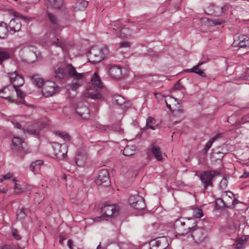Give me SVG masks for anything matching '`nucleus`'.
I'll use <instances>...</instances> for the list:
<instances>
[{
	"label": "nucleus",
	"instance_id": "f257e3e1",
	"mask_svg": "<svg viewBox=\"0 0 249 249\" xmlns=\"http://www.w3.org/2000/svg\"><path fill=\"white\" fill-rule=\"evenodd\" d=\"M67 73L73 79L71 90L74 92L75 93L73 94V95H75L76 90L84 82L85 74L77 72L74 67L71 64H68L65 66L64 68L60 67L55 70L54 76L55 77L61 79L64 78Z\"/></svg>",
	"mask_w": 249,
	"mask_h": 249
},
{
	"label": "nucleus",
	"instance_id": "f03ea898",
	"mask_svg": "<svg viewBox=\"0 0 249 249\" xmlns=\"http://www.w3.org/2000/svg\"><path fill=\"white\" fill-rule=\"evenodd\" d=\"M91 84L94 86V88L89 87L84 92V95L85 97L90 98L94 100H102L103 99V96L98 92L95 88L101 89L103 87V83L101 82L100 77L95 72L94 75L91 79Z\"/></svg>",
	"mask_w": 249,
	"mask_h": 249
},
{
	"label": "nucleus",
	"instance_id": "7ed1b4c3",
	"mask_svg": "<svg viewBox=\"0 0 249 249\" xmlns=\"http://www.w3.org/2000/svg\"><path fill=\"white\" fill-rule=\"evenodd\" d=\"M108 53V49L106 47L101 48L98 46H94L88 53V59L93 63L99 62L106 57Z\"/></svg>",
	"mask_w": 249,
	"mask_h": 249
},
{
	"label": "nucleus",
	"instance_id": "20e7f679",
	"mask_svg": "<svg viewBox=\"0 0 249 249\" xmlns=\"http://www.w3.org/2000/svg\"><path fill=\"white\" fill-rule=\"evenodd\" d=\"M190 232L195 242L196 243H200L203 242L207 235V231L205 229L196 226L188 227L187 229H184L182 234Z\"/></svg>",
	"mask_w": 249,
	"mask_h": 249
},
{
	"label": "nucleus",
	"instance_id": "39448f33",
	"mask_svg": "<svg viewBox=\"0 0 249 249\" xmlns=\"http://www.w3.org/2000/svg\"><path fill=\"white\" fill-rule=\"evenodd\" d=\"M10 13L14 17L13 19H12L9 23V32H13L15 33L20 30L21 27V23L20 20H27L30 19L28 17H24L18 12L12 10L10 11Z\"/></svg>",
	"mask_w": 249,
	"mask_h": 249
},
{
	"label": "nucleus",
	"instance_id": "423d86ee",
	"mask_svg": "<svg viewBox=\"0 0 249 249\" xmlns=\"http://www.w3.org/2000/svg\"><path fill=\"white\" fill-rule=\"evenodd\" d=\"M118 210V207L115 205L105 204L101 208L102 215L100 216L95 218L94 219V221H100L102 220H107V218L111 217L115 213H117Z\"/></svg>",
	"mask_w": 249,
	"mask_h": 249
},
{
	"label": "nucleus",
	"instance_id": "0eeeda50",
	"mask_svg": "<svg viewBox=\"0 0 249 249\" xmlns=\"http://www.w3.org/2000/svg\"><path fill=\"white\" fill-rule=\"evenodd\" d=\"M111 26L112 27V29L109 28L110 32H107V33L114 34L117 31H119V34L117 35V36L121 38H126L130 36L133 33V32L128 28L121 26L118 21L115 22L113 25H111Z\"/></svg>",
	"mask_w": 249,
	"mask_h": 249
},
{
	"label": "nucleus",
	"instance_id": "6e6552de",
	"mask_svg": "<svg viewBox=\"0 0 249 249\" xmlns=\"http://www.w3.org/2000/svg\"><path fill=\"white\" fill-rule=\"evenodd\" d=\"M53 154L58 160L64 159L67 157L68 147L65 144H60L58 142H54L52 145Z\"/></svg>",
	"mask_w": 249,
	"mask_h": 249
},
{
	"label": "nucleus",
	"instance_id": "1a4fd4ad",
	"mask_svg": "<svg viewBox=\"0 0 249 249\" xmlns=\"http://www.w3.org/2000/svg\"><path fill=\"white\" fill-rule=\"evenodd\" d=\"M58 91L59 88L54 82L49 81L44 83L42 92L44 96H51Z\"/></svg>",
	"mask_w": 249,
	"mask_h": 249
},
{
	"label": "nucleus",
	"instance_id": "9d476101",
	"mask_svg": "<svg viewBox=\"0 0 249 249\" xmlns=\"http://www.w3.org/2000/svg\"><path fill=\"white\" fill-rule=\"evenodd\" d=\"M219 173L217 171H208L204 172L200 176V178L203 183L205 188L209 186L212 185V180L216 176L218 175Z\"/></svg>",
	"mask_w": 249,
	"mask_h": 249
},
{
	"label": "nucleus",
	"instance_id": "9b49d317",
	"mask_svg": "<svg viewBox=\"0 0 249 249\" xmlns=\"http://www.w3.org/2000/svg\"><path fill=\"white\" fill-rule=\"evenodd\" d=\"M128 202L130 205L135 209L142 210L145 207L143 198L138 195L131 196Z\"/></svg>",
	"mask_w": 249,
	"mask_h": 249
},
{
	"label": "nucleus",
	"instance_id": "f8f14e48",
	"mask_svg": "<svg viewBox=\"0 0 249 249\" xmlns=\"http://www.w3.org/2000/svg\"><path fill=\"white\" fill-rule=\"evenodd\" d=\"M185 219H178L177 220L174 224V226L175 229H178L179 231H180V233H179V234L183 235L182 232L184 231V229H187L188 227H191L190 226V220H192L193 221V223L195 224L196 222L194 219L192 218H187L185 219L186 221H184Z\"/></svg>",
	"mask_w": 249,
	"mask_h": 249
},
{
	"label": "nucleus",
	"instance_id": "ddd939ff",
	"mask_svg": "<svg viewBox=\"0 0 249 249\" xmlns=\"http://www.w3.org/2000/svg\"><path fill=\"white\" fill-rule=\"evenodd\" d=\"M232 45L234 47L249 48V37L245 35L239 36L235 37Z\"/></svg>",
	"mask_w": 249,
	"mask_h": 249
},
{
	"label": "nucleus",
	"instance_id": "4468645a",
	"mask_svg": "<svg viewBox=\"0 0 249 249\" xmlns=\"http://www.w3.org/2000/svg\"><path fill=\"white\" fill-rule=\"evenodd\" d=\"M87 152L85 149H81L77 151L75 156V163L79 167L84 166L87 160Z\"/></svg>",
	"mask_w": 249,
	"mask_h": 249
},
{
	"label": "nucleus",
	"instance_id": "2eb2a0df",
	"mask_svg": "<svg viewBox=\"0 0 249 249\" xmlns=\"http://www.w3.org/2000/svg\"><path fill=\"white\" fill-rule=\"evenodd\" d=\"M9 78L13 85L14 88L21 87L24 84L23 78L16 71L9 73Z\"/></svg>",
	"mask_w": 249,
	"mask_h": 249
},
{
	"label": "nucleus",
	"instance_id": "dca6fc26",
	"mask_svg": "<svg viewBox=\"0 0 249 249\" xmlns=\"http://www.w3.org/2000/svg\"><path fill=\"white\" fill-rule=\"evenodd\" d=\"M47 15L50 21L52 22L53 26L51 27L52 32L49 35H46L45 38L46 39H50L51 36H53L55 35L56 34L58 25L57 24V19L53 14L48 13Z\"/></svg>",
	"mask_w": 249,
	"mask_h": 249
},
{
	"label": "nucleus",
	"instance_id": "f3484780",
	"mask_svg": "<svg viewBox=\"0 0 249 249\" xmlns=\"http://www.w3.org/2000/svg\"><path fill=\"white\" fill-rule=\"evenodd\" d=\"M96 182L98 184H101L104 183H107V185L109 183L108 173L107 170H101L98 174Z\"/></svg>",
	"mask_w": 249,
	"mask_h": 249
},
{
	"label": "nucleus",
	"instance_id": "a211bd4d",
	"mask_svg": "<svg viewBox=\"0 0 249 249\" xmlns=\"http://www.w3.org/2000/svg\"><path fill=\"white\" fill-rule=\"evenodd\" d=\"M75 112L84 119H88L89 117V111L87 106L80 104L76 107Z\"/></svg>",
	"mask_w": 249,
	"mask_h": 249
},
{
	"label": "nucleus",
	"instance_id": "6ab92c4d",
	"mask_svg": "<svg viewBox=\"0 0 249 249\" xmlns=\"http://www.w3.org/2000/svg\"><path fill=\"white\" fill-rule=\"evenodd\" d=\"M228 193L231 194V196H229V197L231 198V196H233V194H231L230 192H225L224 193L223 195V198H218L216 199L215 207L216 209H219L224 207H228V205L226 204V203L224 201V200L223 199L224 198L226 199V198L225 197L227 196Z\"/></svg>",
	"mask_w": 249,
	"mask_h": 249
},
{
	"label": "nucleus",
	"instance_id": "aec40b11",
	"mask_svg": "<svg viewBox=\"0 0 249 249\" xmlns=\"http://www.w3.org/2000/svg\"><path fill=\"white\" fill-rule=\"evenodd\" d=\"M153 242L156 246L160 247V249H165L169 246L168 240L165 237H159Z\"/></svg>",
	"mask_w": 249,
	"mask_h": 249
},
{
	"label": "nucleus",
	"instance_id": "412c9836",
	"mask_svg": "<svg viewBox=\"0 0 249 249\" xmlns=\"http://www.w3.org/2000/svg\"><path fill=\"white\" fill-rule=\"evenodd\" d=\"M109 74L113 78H118L123 75L121 68L119 66H112L109 70Z\"/></svg>",
	"mask_w": 249,
	"mask_h": 249
},
{
	"label": "nucleus",
	"instance_id": "4be33fe9",
	"mask_svg": "<svg viewBox=\"0 0 249 249\" xmlns=\"http://www.w3.org/2000/svg\"><path fill=\"white\" fill-rule=\"evenodd\" d=\"M247 239L246 236H243L236 239L234 243L233 244V247L236 249H242L246 245Z\"/></svg>",
	"mask_w": 249,
	"mask_h": 249
},
{
	"label": "nucleus",
	"instance_id": "5701e85b",
	"mask_svg": "<svg viewBox=\"0 0 249 249\" xmlns=\"http://www.w3.org/2000/svg\"><path fill=\"white\" fill-rule=\"evenodd\" d=\"M13 149L19 151L23 148L24 142L18 137H14L12 140Z\"/></svg>",
	"mask_w": 249,
	"mask_h": 249
},
{
	"label": "nucleus",
	"instance_id": "b1692460",
	"mask_svg": "<svg viewBox=\"0 0 249 249\" xmlns=\"http://www.w3.org/2000/svg\"><path fill=\"white\" fill-rule=\"evenodd\" d=\"M88 5V2L85 0H78L73 6L75 11L84 10Z\"/></svg>",
	"mask_w": 249,
	"mask_h": 249
},
{
	"label": "nucleus",
	"instance_id": "393cba45",
	"mask_svg": "<svg viewBox=\"0 0 249 249\" xmlns=\"http://www.w3.org/2000/svg\"><path fill=\"white\" fill-rule=\"evenodd\" d=\"M151 151L157 160L161 161L162 160V153L159 146L155 145H152Z\"/></svg>",
	"mask_w": 249,
	"mask_h": 249
},
{
	"label": "nucleus",
	"instance_id": "a878e982",
	"mask_svg": "<svg viewBox=\"0 0 249 249\" xmlns=\"http://www.w3.org/2000/svg\"><path fill=\"white\" fill-rule=\"evenodd\" d=\"M136 147L134 145L126 146L123 151V154L125 156H130L135 154Z\"/></svg>",
	"mask_w": 249,
	"mask_h": 249
},
{
	"label": "nucleus",
	"instance_id": "bb28decb",
	"mask_svg": "<svg viewBox=\"0 0 249 249\" xmlns=\"http://www.w3.org/2000/svg\"><path fill=\"white\" fill-rule=\"evenodd\" d=\"M8 32L9 31L8 30L6 24L1 21L0 22V38H4L6 37Z\"/></svg>",
	"mask_w": 249,
	"mask_h": 249
},
{
	"label": "nucleus",
	"instance_id": "cd10ccee",
	"mask_svg": "<svg viewBox=\"0 0 249 249\" xmlns=\"http://www.w3.org/2000/svg\"><path fill=\"white\" fill-rule=\"evenodd\" d=\"M36 49L35 47L33 46H27L24 48L23 51L24 52H31L32 54L34 55L36 59H37L40 57L39 53H37L36 51Z\"/></svg>",
	"mask_w": 249,
	"mask_h": 249
},
{
	"label": "nucleus",
	"instance_id": "c85d7f7f",
	"mask_svg": "<svg viewBox=\"0 0 249 249\" xmlns=\"http://www.w3.org/2000/svg\"><path fill=\"white\" fill-rule=\"evenodd\" d=\"M32 79L33 83L38 87H40L43 85V80L39 75L35 74L32 76Z\"/></svg>",
	"mask_w": 249,
	"mask_h": 249
},
{
	"label": "nucleus",
	"instance_id": "c756f323",
	"mask_svg": "<svg viewBox=\"0 0 249 249\" xmlns=\"http://www.w3.org/2000/svg\"><path fill=\"white\" fill-rule=\"evenodd\" d=\"M185 71L186 72L196 73L202 77H205L206 76L205 72L202 70L197 68V66H194L191 69L185 70Z\"/></svg>",
	"mask_w": 249,
	"mask_h": 249
},
{
	"label": "nucleus",
	"instance_id": "7c9ffc66",
	"mask_svg": "<svg viewBox=\"0 0 249 249\" xmlns=\"http://www.w3.org/2000/svg\"><path fill=\"white\" fill-rule=\"evenodd\" d=\"M51 6L55 9L60 8L63 4L62 0H48Z\"/></svg>",
	"mask_w": 249,
	"mask_h": 249
},
{
	"label": "nucleus",
	"instance_id": "2f4dec72",
	"mask_svg": "<svg viewBox=\"0 0 249 249\" xmlns=\"http://www.w3.org/2000/svg\"><path fill=\"white\" fill-rule=\"evenodd\" d=\"M155 124V120L151 117H149L146 120V126L151 129L155 130L156 126L154 124Z\"/></svg>",
	"mask_w": 249,
	"mask_h": 249
},
{
	"label": "nucleus",
	"instance_id": "473e14b6",
	"mask_svg": "<svg viewBox=\"0 0 249 249\" xmlns=\"http://www.w3.org/2000/svg\"><path fill=\"white\" fill-rule=\"evenodd\" d=\"M10 56V54L8 52L4 49H0V63L7 59Z\"/></svg>",
	"mask_w": 249,
	"mask_h": 249
},
{
	"label": "nucleus",
	"instance_id": "72a5a7b5",
	"mask_svg": "<svg viewBox=\"0 0 249 249\" xmlns=\"http://www.w3.org/2000/svg\"><path fill=\"white\" fill-rule=\"evenodd\" d=\"M55 134L56 136L62 139L64 141L70 140V136L65 132L56 131Z\"/></svg>",
	"mask_w": 249,
	"mask_h": 249
},
{
	"label": "nucleus",
	"instance_id": "f704fd0d",
	"mask_svg": "<svg viewBox=\"0 0 249 249\" xmlns=\"http://www.w3.org/2000/svg\"><path fill=\"white\" fill-rule=\"evenodd\" d=\"M13 181L15 183V192L17 194H18L22 192L23 191V189L22 188L21 185L19 183H18V181L14 178L13 179Z\"/></svg>",
	"mask_w": 249,
	"mask_h": 249
},
{
	"label": "nucleus",
	"instance_id": "c9c22d12",
	"mask_svg": "<svg viewBox=\"0 0 249 249\" xmlns=\"http://www.w3.org/2000/svg\"><path fill=\"white\" fill-rule=\"evenodd\" d=\"M228 185V178L226 177H224L223 178L222 180L220 181L219 183V187L222 189H225L227 187Z\"/></svg>",
	"mask_w": 249,
	"mask_h": 249
},
{
	"label": "nucleus",
	"instance_id": "e433bc0d",
	"mask_svg": "<svg viewBox=\"0 0 249 249\" xmlns=\"http://www.w3.org/2000/svg\"><path fill=\"white\" fill-rule=\"evenodd\" d=\"M193 215L196 218H201L203 216V211L200 209H195L193 211Z\"/></svg>",
	"mask_w": 249,
	"mask_h": 249
},
{
	"label": "nucleus",
	"instance_id": "4c0bfd02",
	"mask_svg": "<svg viewBox=\"0 0 249 249\" xmlns=\"http://www.w3.org/2000/svg\"><path fill=\"white\" fill-rule=\"evenodd\" d=\"M35 127V126L29 127L26 130L27 132L34 135H38L39 133V129H36Z\"/></svg>",
	"mask_w": 249,
	"mask_h": 249
},
{
	"label": "nucleus",
	"instance_id": "58836bf2",
	"mask_svg": "<svg viewBox=\"0 0 249 249\" xmlns=\"http://www.w3.org/2000/svg\"><path fill=\"white\" fill-rule=\"evenodd\" d=\"M26 216V214L25 212L24 209H19L17 213V217L18 219H24Z\"/></svg>",
	"mask_w": 249,
	"mask_h": 249
},
{
	"label": "nucleus",
	"instance_id": "ea45409f",
	"mask_svg": "<svg viewBox=\"0 0 249 249\" xmlns=\"http://www.w3.org/2000/svg\"><path fill=\"white\" fill-rule=\"evenodd\" d=\"M113 102L117 105H122L125 102V101L122 96L117 95L115 97Z\"/></svg>",
	"mask_w": 249,
	"mask_h": 249
},
{
	"label": "nucleus",
	"instance_id": "a19ab883",
	"mask_svg": "<svg viewBox=\"0 0 249 249\" xmlns=\"http://www.w3.org/2000/svg\"><path fill=\"white\" fill-rule=\"evenodd\" d=\"M51 43L53 45L61 48L62 49H63L64 46V43L59 41L58 38H54L53 40H52L51 41Z\"/></svg>",
	"mask_w": 249,
	"mask_h": 249
},
{
	"label": "nucleus",
	"instance_id": "79ce46f5",
	"mask_svg": "<svg viewBox=\"0 0 249 249\" xmlns=\"http://www.w3.org/2000/svg\"><path fill=\"white\" fill-rule=\"evenodd\" d=\"M13 176V175L12 173H8L4 175L2 178L0 179V182H2L4 180H8L11 178Z\"/></svg>",
	"mask_w": 249,
	"mask_h": 249
},
{
	"label": "nucleus",
	"instance_id": "37998d69",
	"mask_svg": "<svg viewBox=\"0 0 249 249\" xmlns=\"http://www.w3.org/2000/svg\"><path fill=\"white\" fill-rule=\"evenodd\" d=\"M18 87H16V88H14L15 89L17 96L20 99H23L25 96V94L20 89H18Z\"/></svg>",
	"mask_w": 249,
	"mask_h": 249
},
{
	"label": "nucleus",
	"instance_id": "c03bdc74",
	"mask_svg": "<svg viewBox=\"0 0 249 249\" xmlns=\"http://www.w3.org/2000/svg\"><path fill=\"white\" fill-rule=\"evenodd\" d=\"M168 99H166L165 100V102L166 103V107H167V108H168L169 109H171V105L170 104H168V102H167V101L168 100H174L175 102L177 101V99L176 98H174L171 96H169L167 97Z\"/></svg>",
	"mask_w": 249,
	"mask_h": 249
},
{
	"label": "nucleus",
	"instance_id": "a18cd8bd",
	"mask_svg": "<svg viewBox=\"0 0 249 249\" xmlns=\"http://www.w3.org/2000/svg\"><path fill=\"white\" fill-rule=\"evenodd\" d=\"M12 234L13 237L17 240L20 239V236L18 234V231L16 229H13L12 231Z\"/></svg>",
	"mask_w": 249,
	"mask_h": 249
},
{
	"label": "nucleus",
	"instance_id": "49530a36",
	"mask_svg": "<svg viewBox=\"0 0 249 249\" xmlns=\"http://www.w3.org/2000/svg\"><path fill=\"white\" fill-rule=\"evenodd\" d=\"M130 46V43L127 41L122 42L120 43V48H129Z\"/></svg>",
	"mask_w": 249,
	"mask_h": 249
},
{
	"label": "nucleus",
	"instance_id": "de8ad7c7",
	"mask_svg": "<svg viewBox=\"0 0 249 249\" xmlns=\"http://www.w3.org/2000/svg\"><path fill=\"white\" fill-rule=\"evenodd\" d=\"M213 142H212L211 139L209 140V141L206 143L205 145V147L204 148V151L205 152H207L212 146Z\"/></svg>",
	"mask_w": 249,
	"mask_h": 249
},
{
	"label": "nucleus",
	"instance_id": "09e8293b",
	"mask_svg": "<svg viewBox=\"0 0 249 249\" xmlns=\"http://www.w3.org/2000/svg\"><path fill=\"white\" fill-rule=\"evenodd\" d=\"M0 249H18L15 245H5L0 247Z\"/></svg>",
	"mask_w": 249,
	"mask_h": 249
},
{
	"label": "nucleus",
	"instance_id": "8fccbe9b",
	"mask_svg": "<svg viewBox=\"0 0 249 249\" xmlns=\"http://www.w3.org/2000/svg\"><path fill=\"white\" fill-rule=\"evenodd\" d=\"M97 127H98L99 130L101 131H105L108 129V126L106 125H102L100 124L98 126H97Z\"/></svg>",
	"mask_w": 249,
	"mask_h": 249
},
{
	"label": "nucleus",
	"instance_id": "3c124183",
	"mask_svg": "<svg viewBox=\"0 0 249 249\" xmlns=\"http://www.w3.org/2000/svg\"><path fill=\"white\" fill-rule=\"evenodd\" d=\"M114 131L119 133V134H122L123 132V129L121 128L119 126H116L114 127Z\"/></svg>",
	"mask_w": 249,
	"mask_h": 249
},
{
	"label": "nucleus",
	"instance_id": "603ef678",
	"mask_svg": "<svg viewBox=\"0 0 249 249\" xmlns=\"http://www.w3.org/2000/svg\"><path fill=\"white\" fill-rule=\"evenodd\" d=\"M212 21H213V23L215 25H220L224 22L223 20H219V19H214V20H213Z\"/></svg>",
	"mask_w": 249,
	"mask_h": 249
},
{
	"label": "nucleus",
	"instance_id": "864d4df0",
	"mask_svg": "<svg viewBox=\"0 0 249 249\" xmlns=\"http://www.w3.org/2000/svg\"><path fill=\"white\" fill-rule=\"evenodd\" d=\"M222 136V134L219 133L215 135L214 137H213L212 139H211V140L214 142L215 141L220 138Z\"/></svg>",
	"mask_w": 249,
	"mask_h": 249
},
{
	"label": "nucleus",
	"instance_id": "5fc2aeb1",
	"mask_svg": "<svg viewBox=\"0 0 249 249\" xmlns=\"http://www.w3.org/2000/svg\"><path fill=\"white\" fill-rule=\"evenodd\" d=\"M13 124L14 125V127L20 129L21 131H22L23 132H24L23 131V129H22L21 125L18 123H13Z\"/></svg>",
	"mask_w": 249,
	"mask_h": 249
},
{
	"label": "nucleus",
	"instance_id": "6e6d98bb",
	"mask_svg": "<svg viewBox=\"0 0 249 249\" xmlns=\"http://www.w3.org/2000/svg\"><path fill=\"white\" fill-rule=\"evenodd\" d=\"M5 90H6V89H1L0 90V98H6V99L7 98V96H5L4 95V92Z\"/></svg>",
	"mask_w": 249,
	"mask_h": 249
},
{
	"label": "nucleus",
	"instance_id": "4d7b16f0",
	"mask_svg": "<svg viewBox=\"0 0 249 249\" xmlns=\"http://www.w3.org/2000/svg\"><path fill=\"white\" fill-rule=\"evenodd\" d=\"M249 177V172L245 171L244 174L240 176V178H248Z\"/></svg>",
	"mask_w": 249,
	"mask_h": 249
},
{
	"label": "nucleus",
	"instance_id": "13d9d810",
	"mask_svg": "<svg viewBox=\"0 0 249 249\" xmlns=\"http://www.w3.org/2000/svg\"><path fill=\"white\" fill-rule=\"evenodd\" d=\"M34 163L36 165V166H39L43 164V161L41 160H36L35 161H34Z\"/></svg>",
	"mask_w": 249,
	"mask_h": 249
},
{
	"label": "nucleus",
	"instance_id": "bf43d9fd",
	"mask_svg": "<svg viewBox=\"0 0 249 249\" xmlns=\"http://www.w3.org/2000/svg\"><path fill=\"white\" fill-rule=\"evenodd\" d=\"M36 166V165L34 163V162H32L30 164V169L32 171L34 172L35 170Z\"/></svg>",
	"mask_w": 249,
	"mask_h": 249
},
{
	"label": "nucleus",
	"instance_id": "052dcab7",
	"mask_svg": "<svg viewBox=\"0 0 249 249\" xmlns=\"http://www.w3.org/2000/svg\"><path fill=\"white\" fill-rule=\"evenodd\" d=\"M68 246L70 249H73L72 241L71 240H69L68 241Z\"/></svg>",
	"mask_w": 249,
	"mask_h": 249
},
{
	"label": "nucleus",
	"instance_id": "680f3d73",
	"mask_svg": "<svg viewBox=\"0 0 249 249\" xmlns=\"http://www.w3.org/2000/svg\"><path fill=\"white\" fill-rule=\"evenodd\" d=\"M180 85L179 84V83H177L175 85V89H180Z\"/></svg>",
	"mask_w": 249,
	"mask_h": 249
},
{
	"label": "nucleus",
	"instance_id": "e2e57ef3",
	"mask_svg": "<svg viewBox=\"0 0 249 249\" xmlns=\"http://www.w3.org/2000/svg\"><path fill=\"white\" fill-rule=\"evenodd\" d=\"M155 95L156 97L158 99H160L162 96L160 93H155Z\"/></svg>",
	"mask_w": 249,
	"mask_h": 249
},
{
	"label": "nucleus",
	"instance_id": "0e129e2a",
	"mask_svg": "<svg viewBox=\"0 0 249 249\" xmlns=\"http://www.w3.org/2000/svg\"><path fill=\"white\" fill-rule=\"evenodd\" d=\"M25 104L26 106H27V104H26L25 103V102H24V100H21V101H19V102L17 103V104H18H18Z\"/></svg>",
	"mask_w": 249,
	"mask_h": 249
},
{
	"label": "nucleus",
	"instance_id": "69168bd1",
	"mask_svg": "<svg viewBox=\"0 0 249 249\" xmlns=\"http://www.w3.org/2000/svg\"><path fill=\"white\" fill-rule=\"evenodd\" d=\"M202 64H203V62H199L195 66H197V67L198 68V67L200 66V65H201Z\"/></svg>",
	"mask_w": 249,
	"mask_h": 249
},
{
	"label": "nucleus",
	"instance_id": "338daca9",
	"mask_svg": "<svg viewBox=\"0 0 249 249\" xmlns=\"http://www.w3.org/2000/svg\"><path fill=\"white\" fill-rule=\"evenodd\" d=\"M63 239H64L63 238L60 237V243H62L63 242Z\"/></svg>",
	"mask_w": 249,
	"mask_h": 249
},
{
	"label": "nucleus",
	"instance_id": "774afa93",
	"mask_svg": "<svg viewBox=\"0 0 249 249\" xmlns=\"http://www.w3.org/2000/svg\"><path fill=\"white\" fill-rule=\"evenodd\" d=\"M100 246V244L99 245V246L97 247V249H99V247Z\"/></svg>",
	"mask_w": 249,
	"mask_h": 249
}]
</instances>
